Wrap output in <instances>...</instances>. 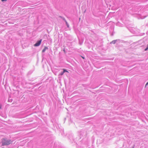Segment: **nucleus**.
Returning a JSON list of instances; mask_svg holds the SVG:
<instances>
[{
	"instance_id": "obj_3",
	"label": "nucleus",
	"mask_w": 148,
	"mask_h": 148,
	"mask_svg": "<svg viewBox=\"0 0 148 148\" xmlns=\"http://www.w3.org/2000/svg\"><path fill=\"white\" fill-rule=\"evenodd\" d=\"M48 48L46 47H45L44 49L42 50V52H44Z\"/></svg>"
},
{
	"instance_id": "obj_1",
	"label": "nucleus",
	"mask_w": 148,
	"mask_h": 148,
	"mask_svg": "<svg viewBox=\"0 0 148 148\" xmlns=\"http://www.w3.org/2000/svg\"><path fill=\"white\" fill-rule=\"evenodd\" d=\"M11 141L10 140H7L5 139H2V146H4L6 145H9L11 143Z\"/></svg>"
},
{
	"instance_id": "obj_9",
	"label": "nucleus",
	"mask_w": 148,
	"mask_h": 148,
	"mask_svg": "<svg viewBox=\"0 0 148 148\" xmlns=\"http://www.w3.org/2000/svg\"><path fill=\"white\" fill-rule=\"evenodd\" d=\"M1 107H2L1 105L0 104V109H1Z\"/></svg>"
},
{
	"instance_id": "obj_4",
	"label": "nucleus",
	"mask_w": 148,
	"mask_h": 148,
	"mask_svg": "<svg viewBox=\"0 0 148 148\" xmlns=\"http://www.w3.org/2000/svg\"><path fill=\"white\" fill-rule=\"evenodd\" d=\"M63 72L64 73L65 72H68V71H67L65 69H63Z\"/></svg>"
},
{
	"instance_id": "obj_5",
	"label": "nucleus",
	"mask_w": 148,
	"mask_h": 148,
	"mask_svg": "<svg viewBox=\"0 0 148 148\" xmlns=\"http://www.w3.org/2000/svg\"><path fill=\"white\" fill-rule=\"evenodd\" d=\"M115 42H116V41L114 40V41H112L111 42V43H113V44H115Z\"/></svg>"
},
{
	"instance_id": "obj_12",
	"label": "nucleus",
	"mask_w": 148,
	"mask_h": 148,
	"mask_svg": "<svg viewBox=\"0 0 148 148\" xmlns=\"http://www.w3.org/2000/svg\"><path fill=\"white\" fill-rule=\"evenodd\" d=\"M82 57L83 59H84V58L83 57H82Z\"/></svg>"
},
{
	"instance_id": "obj_11",
	"label": "nucleus",
	"mask_w": 148,
	"mask_h": 148,
	"mask_svg": "<svg viewBox=\"0 0 148 148\" xmlns=\"http://www.w3.org/2000/svg\"><path fill=\"white\" fill-rule=\"evenodd\" d=\"M147 85H148V82L146 84L145 86H146Z\"/></svg>"
},
{
	"instance_id": "obj_6",
	"label": "nucleus",
	"mask_w": 148,
	"mask_h": 148,
	"mask_svg": "<svg viewBox=\"0 0 148 148\" xmlns=\"http://www.w3.org/2000/svg\"><path fill=\"white\" fill-rule=\"evenodd\" d=\"M148 49V44L147 45V47L146 48L145 50V51H147Z\"/></svg>"
},
{
	"instance_id": "obj_10",
	"label": "nucleus",
	"mask_w": 148,
	"mask_h": 148,
	"mask_svg": "<svg viewBox=\"0 0 148 148\" xmlns=\"http://www.w3.org/2000/svg\"><path fill=\"white\" fill-rule=\"evenodd\" d=\"M7 1V0H1V1Z\"/></svg>"
},
{
	"instance_id": "obj_8",
	"label": "nucleus",
	"mask_w": 148,
	"mask_h": 148,
	"mask_svg": "<svg viewBox=\"0 0 148 148\" xmlns=\"http://www.w3.org/2000/svg\"><path fill=\"white\" fill-rule=\"evenodd\" d=\"M66 25H67V27H69V25H68V24H67V22H66Z\"/></svg>"
},
{
	"instance_id": "obj_2",
	"label": "nucleus",
	"mask_w": 148,
	"mask_h": 148,
	"mask_svg": "<svg viewBox=\"0 0 148 148\" xmlns=\"http://www.w3.org/2000/svg\"><path fill=\"white\" fill-rule=\"evenodd\" d=\"M42 41V40H40L38 41L36 44L34 45V46L35 47H37L40 44Z\"/></svg>"
},
{
	"instance_id": "obj_7",
	"label": "nucleus",
	"mask_w": 148,
	"mask_h": 148,
	"mask_svg": "<svg viewBox=\"0 0 148 148\" xmlns=\"http://www.w3.org/2000/svg\"><path fill=\"white\" fill-rule=\"evenodd\" d=\"M64 73L63 72L62 73H61L60 74V75H62L63 74H64Z\"/></svg>"
},
{
	"instance_id": "obj_13",
	"label": "nucleus",
	"mask_w": 148,
	"mask_h": 148,
	"mask_svg": "<svg viewBox=\"0 0 148 148\" xmlns=\"http://www.w3.org/2000/svg\"><path fill=\"white\" fill-rule=\"evenodd\" d=\"M63 51H64V52H65V50H64H64H63Z\"/></svg>"
}]
</instances>
